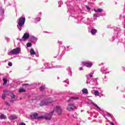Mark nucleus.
<instances>
[{
  "instance_id": "nucleus-32",
  "label": "nucleus",
  "mask_w": 125,
  "mask_h": 125,
  "mask_svg": "<svg viewBox=\"0 0 125 125\" xmlns=\"http://www.w3.org/2000/svg\"><path fill=\"white\" fill-rule=\"evenodd\" d=\"M36 20H37L38 22H39V21H41V18H38L36 19Z\"/></svg>"
},
{
  "instance_id": "nucleus-24",
  "label": "nucleus",
  "mask_w": 125,
  "mask_h": 125,
  "mask_svg": "<svg viewBox=\"0 0 125 125\" xmlns=\"http://www.w3.org/2000/svg\"><path fill=\"white\" fill-rule=\"evenodd\" d=\"M94 95H96V96H98V95H99V91L95 90L94 91Z\"/></svg>"
},
{
  "instance_id": "nucleus-12",
  "label": "nucleus",
  "mask_w": 125,
  "mask_h": 125,
  "mask_svg": "<svg viewBox=\"0 0 125 125\" xmlns=\"http://www.w3.org/2000/svg\"><path fill=\"white\" fill-rule=\"evenodd\" d=\"M9 119H10V120H16V119H17V116L15 115H10L9 117Z\"/></svg>"
},
{
  "instance_id": "nucleus-34",
  "label": "nucleus",
  "mask_w": 125,
  "mask_h": 125,
  "mask_svg": "<svg viewBox=\"0 0 125 125\" xmlns=\"http://www.w3.org/2000/svg\"><path fill=\"white\" fill-rule=\"evenodd\" d=\"M85 7H86V8H87V9L88 10H90V8H89V7H88V6H85Z\"/></svg>"
},
{
  "instance_id": "nucleus-5",
  "label": "nucleus",
  "mask_w": 125,
  "mask_h": 125,
  "mask_svg": "<svg viewBox=\"0 0 125 125\" xmlns=\"http://www.w3.org/2000/svg\"><path fill=\"white\" fill-rule=\"evenodd\" d=\"M76 109V105L74 104H69L66 107L67 111H74Z\"/></svg>"
},
{
  "instance_id": "nucleus-35",
  "label": "nucleus",
  "mask_w": 125,
  "mask_h": 125,
  "mask_svg": "<svg viewBox=\"0 0 125 125\" xmlns=\"http://www.w3.org/2000/svg\"><path fill=\"white\" fill-rule=\"evenodd\" d=\"M20 125H26V124H25V123L22 122L21 123V124H20Z\"/></svg>"
},
{
  "instance_id": "nucleus-19",
  "label": "nucleus",
  "mask_w": 125,
  "mask_h": 125,
  "mask_svg": "<svg viewBox=\"0 0 125 125\" xmlns=\"http://www.w3.org/2000/svg\"><path fill=\"white\" fill-rule=\"evenodd\" d=\"M82 91L83 93H85V94L88 93V92L87 91V89L86 88H83Z\"/></svg>"
},
{
  "instance_id": "nucleus-38",
  "label": "nucleus",
  "mask_w": 125,
  "mask_h": 125,
  "mask_svg": "<svg viewBox=\"0 0 125 125\" xmlns=\"http://www.w3.org/2000/svg\"><path fill=\"white\" fill-rule=\"evenodd\" d=\"M1 125H6V123H2V124H1Z\"/></svg>"
},
{
  "instance_id": "nucleus-36",
  "label": "nucleus",
  "mask_w": 125,
  "mask_h": 125,
  "mask_svg": "<svg viewBox=\"0 0 125 125\" xmlns=\"http://www.w3.org/2000/svg\"><path fill=\"white\" fill-rule=\"evenodd\" d=\"M58 3H59V4H60L59 6V7H61V5H60V4L61 3V1H59Z\"/></svg>"
},
{
  "instance_id": "nucleus-3",
  "label": "nucleus",
  "mask_w": 125,
  "mask_h": 125,
  "mask_svg": "<svg viewBox=\"0 0 125 125\" xmlns=\"http://www.w3.org/2000/svg\"><path fill=\"white\" fill-rule=\"evenodd\" d=\"M21 52V48L17 47L15 49H13L8 52V55H14L15 54H19Z\"/></svg>"
},
{
  "instance_id": "nucleus-17",
  "label": "nucleus",
  "mask_w": 125,
  "mask_h": 125,
  "mask_svg": "<svg viewBox=\"0 0 125 125\" xmlns=\"http://www.w3.org/2000/svg\"><path fill=\"white\" fill-rule=\"evenodd\" d=\"M94 11H95V12H103V9H97V10L94 9Z\"/></svg>"
},
{
  "instance_id": "nucleus-44",
  "label": "nucleus",
  "mask_w": 125,
  "mask_h": 125,
  "mask_svg": "<svg viewBox=\"0 0 125 125\" xmlns=\"http://www.w3.org/2000/svg\"><path fill=\"white\" fill-rule=\"evenodd\" d=\"M3 92H4V93H6V92H7V91H4Z\"/></svg>"
},
{
  "instance_id": "nucleus-1",
  "label": "nucleus",
  "mask_w": 125,
  "mask_h": 125,
  "mask_svg": "<svg viewBox=\"0 0 125 125\" xmlns=\"http://www.w3.org/2000/svg\"><path fill=\"white\" fill-rule=\"evenodd\" d=\"M53 113H54V110L52 111L51 112H50L48 116H38V113H34L32 116L34 119H37L38 120H40V119H44L45 120H51V118H52V115H53Z\"/></svg>"
},
{
  "instance_id": "nucleus-39",
  "label": "nucleus",
  "mask_w": 125,
  "mask_h": 125,
  "mask_svg": "<svg viewBox=\"0 0 125 125\" xmlns=\"http://www.w3.org/2000/svg\"><path fill=\"white\" fill-rule=\"evenodd\" d=\"M64 83H66L69 84V82H68V81H65Z\"/></svg>"
},
{
  "instance_id": "nucleus-42",
  "label": "nucleus",
  "mask_w": 125,
  "mask_h": 125,
  "mask_svg": "<svg viewBox=\"0 0 125 125\" xmlns=\"http://www.w3.org/2000/svg\"><path fill=\"white\" fill-rule=\"evenodd\" d=\"M28 84H28V83H24V84H23V85H28Z\"/></svg>"
},
{
  "instance_id": "nucleus-25",
  "label": "nucleus",
  "mask_w": 125,
  "mask_h": 125,
  "mask_svg": "<svg viewBox=\"0 0 125 125\" xmlns=\"http://www.w3.org/2000/svg\"><path fill=\"white\" fill-rule=\"evenodd\" d=\"M26 91V90L24 89H20L19 90V92L21 93V92H25Z\"/></svg>"
},
{
  "instance_id": "nucleus-18",
  "label": "nucleus",
  "mask_w": 125,
  "mask_h": 125,
  "mask_svg": "<svg viewBox=\"0 0 125 125\" xmlns=\"http://www.w3.org/2000/svg\"><path fill=\"white\" fill-rule=\"evenodd\" d=\"M92 104L95 106V107H96V108H97V109H99V110H100V111H101V109L100 108V107H99V106H98V105H97V104H96L94 103H92Z\"/></svg>"
},
{
  "instance_id": "nucleus-10",
  "label": "nucleus",
  "mask_w": 125,
  "mask_h": 125,
  "mask_svg": "<svg viewBox=\"0 0 125 125\" xmlns=\"http://www.w3.org/2000/svg\"><path fill=\"white\" fill-rule=\"evenodd\" d=\"M101 71L103 74H108V73H109V72H108V69L105 68H102Z\"/></svg>"
},
{
  "instance_id": "nucleus-21",
  "label": "nucleus",
  "mask_w": 125,
  "mask_h": 125,
  "mask_svg": "<svg viewBox=\"0 0 125 125\" xmlns=\"http://www.w3.org/2000/svg\"><path fill=\"white\" fill-rule=\"evenodd\" d=\"M67 70H68V71L69 72V73H68L69 75H70V76H72V71H71L72 69H71V68L68 67L67 68Z\"/></svg>"
},
{
  "instance_id": "nucleus-31",
  "label": "nucleus",
  "mask_w": 125,
  "mask_h": 125,
  "mask_svg": "<svg viewBox=\"0 0 125 125\" xmlns=\"http://www.w3.org/2000/svg\"><path fill=\"white\" fill-rule=\"evenodd\" d=\"M2 99H5V94H3L2 95Z\"/></svg>"
},
{
  "instance_id": "nucleus-26",
  "label": "nucleus",
  "mask_w": 125,
  "mask_h": 125,
  "mask_svg": "<svg viewBox=\"0 0 125 125\" xmlns=\"http://www.w3.org/2000/svg\"><path fill=\"white\" fill-rule=\"evenodd\" d=\"M26 45H27V47H31V46H32V43H31V42H28V43L26 44Z\"/></svg>"
},
{
  "instance_id": "nucleus-27",
  "label": "nucleus",
  "mask_w": 125,
  "mask_h": 125,
  "mask_svg": "<svg viewBox=\"0 0 125 125\" xmlns=\"http://www.w3.org/2000/svg\"><path fill=\"white\" fill-rule=\"evenodd\" d=\"M10 96H11L12 99H14V97H15V95L13 93H11Z\"/></svg>"
},
{
  "instance_id": "nucleus-33",
  "label": "nucleus",
  "mask_w": 125,
  "mask_h": 125,
  "mask_svg": "<svg viewBox=\"0 0 125 125\" xmlns=\"http://www.w3.org/2000/svg\"><path fill=\"white\" fill-rule=\"evenodd\" d=\"M17 40L18 41H20V42H22V41H23V40L22 39V38H21V39H20V38H17Z\"/></svg>"
},
{
  "instance_id": "nucleus-4",
  "label": "nucleus",
  "mask_w": 125,
  "mask_h": 125,
  "mask_svg": "<svg viewBox=\"0 0 125 125\" xmlns=\"http://www.w3.org/2000/svg\"><path fill=\"white\" fill-rule=\"evenodd\" d=\"M52 102V99L51 98H49L47 100H43L40 103V106H45L50 104Z\"/></svg>"
},
{
  "instance_id": "nucleus-14",
  "label": "nucleus",
  "mask_w": 125,
  "mask_h": 125,
  "mask_svg": "<svg viewBox=\"0 0 125 125\" xmlns=\"http://www.w3.org/2000/svg\"><path fill=\"white\" fill-rule=\"evenodd\" d=\"M97 33V30L95 29H92L91 30V33L92 35H94Z\"/></svg>"
},
{
  "instance_id": "nucleus-13",
  "label": "nucleus",
  "mask_w": 125,
  "mask_h": 125,
  "mask_svg": "<svg viewBox=\"0 0 125 125\" xmlns=\"http://www.w3.org/2000/svg\"><path fill=\"white\" fill-rule=\"evenodd\" d=\"M79 100V97H72L70 98L69 101H74L75 100Z\"/></svg>"
},
{
  "instance_id": "nucleus-6",
  "label": "nucleus",
  "mask_w": 125,
  "mask_h": 125,
  "mask_svg": "<svg viewBox=\"0 0 125 125\" xmlns=\"http://www.w3.org/2000/svg\"><path fill=\"white\" fill-rule=\"evenodd\" d=\"M93 77V72L91 73L89 75H86L87 78V81H86V83H90V84H94L93 83H91V82H90V80L91 79H89V78H92Z\"/></svg>"
},
{
  "instance_id": "nucleus-48",
  "label": "nucleus",
  "mask_w": 125,
  "mask_h": 125,
  "mask_svg": "<svg viewBox=\"0 0 125 125\" xmlns=\"http://www.w3.org/2000/svg\"><path fill=\"white\" fill-rule=\"evenodd\" d=\"M2 12H3V14H4V11H3Z\"/></svg>"
},
{
  "instance_id": "nucleus-30",
  "label": "nucleus",
  "mask_w": 125,
  "mask_h": 125,
  "mask_svg": "<svg viewBox=\"0 0 125 125\" xmlns=\"http://www.w3.org/2000/svg\"><path fill=\"white\" fill-rule=\"evenodd\" d=\"M8 66H9L10 67H11V66H12V62H9L8 63Z\"/></svg>"
},
{
  "instance_id": "nucleus-50",
  "label": "nucleus",
  "mask_w": 125,
  "mask_h": 125,
  "mask_svg": "<svg viewBox=\"0 0 125 125\" xmlns=\"http://www.w3.org/2000/svg\"><path fill=\"white\" fill-rule=\"evenodd\" d=\"M58 80H59V77L58 78Z\"/></svg>"
},
{
  "instance_id": "nucleus-8",
  "label": "nucleus",
  "mask_w": 125,
  "mask_h": 125,
  "mask_svg": "<svg viewBox=\"0 0 125 125\" xmlns=\"http://www.w3.org/2000/svg\"><path fill=\"white\" fill-rule=\"evenodd\" d=\"M30 38V34L28 33H24L23 37H22V41H27L28 39Z\"/></svg>"
},
{
  "instance_id": "nucleus-28",
  "label": "nucleus",
  "mask_w": 125,
  "mask_h": 125,
  "mask_svg": "<svg viewBox=\"0 0 125 125\" xmlns=\"http://www.w3.org/2000/svg\"><path fill=\"white\" fill-rule=\"evenodd\" d=\"M44 89V85L41 86L40 87V91H42V90H43Z\"/></svg>"
},
{
  "instance_id": "nucleus-47",
  "label": "nucleus",
  "mask_w": 125,
  "mask_h": 125,
  "mask_svg": "<svg viewBox=\"0 0 125 125\" xmlns=\"http://www.w3.org/2000/svg\"><path fill=\"white\" fill-rule=\"evenodd\" d=\"M60 44H62V42H60Z\"/></svg>"
},
{
  "instance_id": "nucleus-20",
  "label": "nucleus",
  "mask_w": 125,
  "mask_h": 125,
  "mask_svg": "<svg viewBox=\"0 0 125 125\" xmlns=\"http://www.w3.org/2000/svg\"><path fill=\"white\" fill-rule=\"evenodd\" d=\"M30 39H31V40H33V41H35L36 42H37V41H38V39H37V38L35 37V36H30Z\"/></svg>"
},
{
  "instance_id": "nucleus-11",
  "label": "nucleus",
  "mask_w": 125,
  "mask_h": 125,
  "mask_svg": "<svg viewBox=\"0 0 125 125\" xmlns=\"http://www.w3.org/2000/svg\"><path fill=\"white\" fill-rule=\"evenodd\" d=\"M59 54H60V51H59V52L58 53V55L56 57V58H58V60H60V59H61V58H62V56H63V54H61L60 55H59Z\"/></svg>"
},
{
  "instance_id": "nucleus-29",
  "label": "nucleus",
  "mask_w": 125,
  "mask_h": 125,
  "mask_svg": "<svg viewBox=\"0 0 125 125\" xmlns=\"http://www.w3.org/2000/svg\"><path fill=\"white\" fill-rule=\"evenodd\" d=\"M107 116H108V117H110V118H111V119H113V117L112 115H111V114L107 113Z\"/></svg>"
},
{
  "instance_id": "nucleus-43",
  "label": "nucleus",
  "mask_w": 125,
  "mask_h": 125,
  "mask_svg": "<svg viewBox=\"0 0 125 125\" xmlns=\"http://www.w3.org/2000/svg\"><path fill=\"white\" fill-rule=\"evenodd\" d=\"M10 102H11V103H13V102H14V101H13V100H11V101H10Z\"/></svg>"
},
{
  "instance_id": "nucleus-16",
  "label": "nucleus",
  "mask_w": 125,
  "mask_h": 125,
  "mask_svg": "<svg viewBox=\"0 0 125 125\" xmlns=\"http://www.w3.org/2000/svg\"><path fill=\"white\" fill-rule=\"evenodd\" d=\"M30 52L31 55H35L36 54V52H35V50L33 48L30 49Z\"/></svg>"
},
{
  "instance_id": "nucleus-40",
  "label": "nucleus",
  "mask_w": 125,
  "mask_h": 125,
  "mask_svg": "<svg viewBox=\"0 0 125 125\" xmlns=\"http://www.w3.org/2000/svg\"><path fill=\"white\" fill-rule=\"evenodd\" d=\"M110 125H115V124H114V123H113L112 122L110 123Z\"/></svg>"
},
{
  "instance_id": "nucleus-45",
  "label": "nucleus",
  "mask_w": 125,
  "mask_h": 125,
  "mask_svg": "<svg viewBox=\"0 0 125 125\" xmlns=\"http://www.w3.org/2000/svg\"><path fill=\"white\" fill-rule=\"evenodd\" d=\"M106 120H107L108 121V122H109V120H108V119L107 118H105Z\"/></svg>"
},
{
  "instance_id": "nucleus-9",
  "label": "nucleus",
  "mask_w": 125,
  "mask_h": 125,
  "mask_svg": "<svg viewBox=\"0 0 125 125\" xmlns=\"http://www.w3.org/2000/svg\"><path fill=\"white\" fill-rule=\"evenodd\" d=\"M56 111L58 113V115H61L62 113V109L61 108V106H56Z\"/></svg>"
},
{
  "instance_id": "nucleus-51",
  "label": "nucleus",
  "mask_w": 125,
  "mask_h": 125,
  "mask_svg": "<svg viewBox=\"0 0 125 125\" xmlns=\"http://www.w3.org/2000/svg\"><path fill=\"white\" fill-rule=\"evenodd\" d=\"M63 48H64V49H65V47L63 46Z\"/></svg>"
},
{
  "instance_id": "nucleus-7",
  "label": "nucleus",
  "mask_w": 125,
  "mask_h": 125,
  "mask_svg": "<svg viewBox=\"0 0 125 125\" xmlns=\"http://www.w3.org/2000/svg\"><path fill=\"white\" fill-rule=\"evenodd\" d=\"M82 65L88 68H91V66H92V62H83Z\"/></svg>"
},
{
  "instance_id": "nucleus-15",
  "label": "nucleus",
  "mask_w": 125,
  "mask_h": 125,
  "mask_svg": "<svg viewBox=\"0 0 125 125\" xmlns=\"http://www.w3.org/2000/svg\"><path fill=\"white\" fill-rule=\"evenodd\" d=\"M44 66L45 67V69H50V66L49 65V63H44Z\"/></svg>"
},
{
  "instance_id": "nucleus-46",
  "label": "nucleus",
  "mask_w": 125,
  "mask_h": 125,
  "mask_svg": "<svg viewBox=\"0 0 125 125\" xmlns=\"http://www.w3.org/2000/svg\"><path fill=\"white\" fill-rule=\"evenodd\" d=\"M60 66H57L56 68H59Z\"/></svg>"
},
{
  "instance_id": "nucleus-37",
  "label": "nucleus",
  "mask_w": 125,
  "mask_h": 125,
  "mask_svg": "<svg viewBox=\"0 0 125 125\" xmlns=\"http://www.w3.org/2000/svg\"><path fill=\"white\" fill-rule=\"evenodd\" d=\"M93 16H94V17H98V16H97V15H96V14H94L93 15Z\"/></svg>"
},
{
  "instance_id": "nucleus-49",
  "label": "nucleus",
  "mask_w": 125,
  "mask_h": 125,
  "mask_svg": "<svg viewBox=\"0 0 125 125\" xmlns=\"http://www.w3.org/2000/svg\"><path fill=\"white\" fill-rule=\"evenodd\" d=\"M60 42L59 41H58V43H60Z\"/></svg>"
},
{
  "instance_id": "nucleus-23",
  "label": "nucleus",
  "mask_w": 125,
  "mask_h": 125,
  "mask_svg": "<svg viewBox=\"0 0 125 125\" xmlns=\"http://www.w3.org/2000/svg\"><path fill=\"white\" fill-rule=\"evenodd\" d=\"M3 84L5 85V84H6V83H7V80H6V79L3 78Z\"/></svg>"
},
{
  "instance_id": "nucleus-41",
  "label": "nucleus",
  "mask_w": 125,
  "mask_h": 125,
  "mask_svg": "<svg viewBox=\"0 0 125 125\" xmlns=\"http://www.w3.org/2000/svg\"><path fill=\"white\" fill-rule=\"evenodd\" d=\"M80 71H82L83 70V67H80Z\"/></svg>"
},
{
  "instance_id": "nucleus-2",
  "label": "nucleus",
  "mask_w": 125,
  "mask_h": 125,
  "mask_svg": "<svg viewBox=\"0 0 125 125\" xmlns=\"http://www.w3.org/2000/svg\"><path fill=\"white\" fill-rule=\"evenodd\" d=\"M25 21H26L25 17H21L20 18L18 24L17 25V27L20 31L22 30V27H23V25L25 24Z\"/></svg>"
},
{
  "instance_id": "nucleus-22",
  "label": "nucleus",
  "mask_w": 125,
  "mask_h": 125,
  "mask_svg": "<svg viewBox=\"0 0 125 125\" xmlns=\"http://www.w3.org/2000/svg\"><path fill=\"white\" fill-rule=\"evenodd\" d=\"M6 116H5L4 114H2L0 116V119L1 120H3V119H6Z\"/></svg>"
}]
</instances>
